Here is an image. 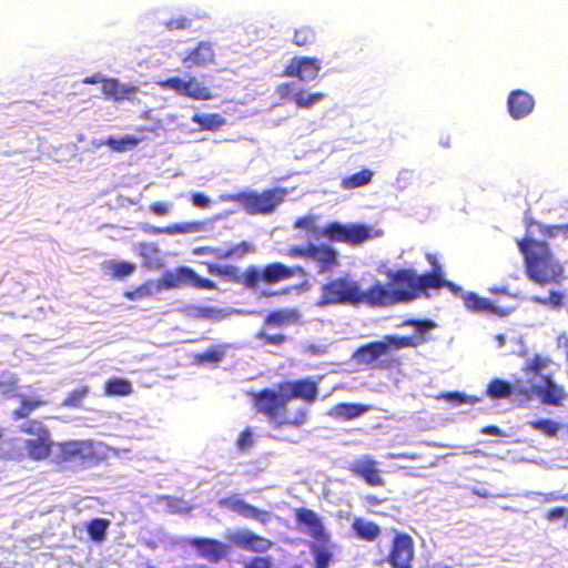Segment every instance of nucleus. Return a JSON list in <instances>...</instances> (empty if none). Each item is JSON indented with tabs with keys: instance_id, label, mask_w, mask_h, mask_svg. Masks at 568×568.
<instances>
[{
	"instance_id": "obj_1",
	"label": "nucleus",
	"mask_w": 568,
	"mask_h": 568,
	"mask_svg": "<svg viewBox=\"0 0 568 568\" xmlns=\"http://www.w3.org/2000/svg\"><path fill=\"white\" fill-rule=\"evenodd\" d=\"M558 236L568 237V223L555 225L526 220L525 235L517 241V246L524 257L526 274L532 282L545 285L561 280L562 267L546 242Z\"/></svg>"
},
{
	"instance_id": "obj_2",
	"label": "nucleus",
	"mask_w": 568,
	"mask_h": 568,
	"mask_svg": "<svg viewBox=\"0 0 568 568\" xmlns=\"http://www.w3.org/2000/svg\"><path fill=\"white\" fill-rule=\"evenodd\" d=\"M318 395V385L312 378H302L278 384V392L264 388L253 394L256 410L266 416L275 426L302 427L308 417L305 407L294 412L288 409V402L297 398L312 404Z\"/></svg>"
},
{
	"instance_id": "obj_3",
	"label": "nucleus",
	"mask_w": 568,
	"mask_h": 568,
	"mask_svg": "<svg viewBox=\"0 0 568 568\" xmlns=\"http://www.w3.org/2000/svg\"><path fill=\"white\" fill-rule=\"evenodd\" d=\"M386 275L389 280V288L381 283L371 286V300L374 301V307L412 302L427 291L420 276L413 268L389 270Z\"/></svg>"
},
{
	"instance_id": "obj_4",
	"label": "nucleus",
	"mask_w": 568,
	"mask_h": 568,
	"mask_svg": "<svg viewBox=\"0 0 568 568\" xmlns=\"http://www.w3.org/2000/svg\"><path fill=\"white\" fill-rule=\"evenodd\" d=\"M425 342L422 336L385 335L379 341L369 342L359 346L353 353V361L369 369H393L400 362L392 352L406 347H416Z\"/></svg>"
},
{
	"instance_id": "obj_5",
	"label": "nucleus",
	"mask_w": 568,
	"mask_h": 568,
	"mask_svg": "<svg viewBox=\"0 0 568 568\" xmlns=\"http://www.w3.org/2000/svg\"><path fill=\"white\" fill-rule=\"evenodd\" d=\"M317 304L320 306L365 304L374 307V301L371 300V287L363 291L359 283L348 274L323 284Z\"/></svg>"
},
{
	"instance_id": "obj_6",
	"label": "nucleus",
	"mask_w": 568,
	"mask_h": 568,
	"mask_svg": "<svg viewBox=\"0 0 568 568\" xmlns=\"http://www.w3.org/2000/svg\"><path fill=\"white\" fill-rule=\"evenodd\" d=\"M301 323V313L297 308H277L268 312L255 337L263 345L282 346L290 341V336L281 332L283 328Z\"/></svg>"
},
{
	"instance_id": "obj_7",
	"label": "nucleus",
	"mask_w": 568,
	"mask_h": 568,
	"mask_svg": "<svg viewBox=\"0 0 568 568\" xmlns=\"http://www.w3.org/2000/svg\"><path fill=\"white\" fill-rule=\"evenodd\" d=\"M53 462L59 465L74 464L87 468L99 465L103 456L92 439H70L58 443Z\"/></svg>"
},
{
	"instance_id": "obj_8",
	"label": "nucleus",
	"mask_w": 568,
	"mask_h": 568,
	"mask_svg": "<svg viewBox=\"0 0 568 568\" xmlns=\"http://www.w3.org/2000/svg\"><path fill=\"white\" fill-rule=\"evenodd\" d=\"M285 191L282 189H267L262 193L242 191L227 196L231 202L239 203L251 215L270 214L284 200Z\"/></svg>"
},
{
	"instance_id": "obj_9",
	"label": "nucleus",
	"mask_w": 568,
	"mask_h": 568,
	"mask_svg": "<svg viewBox=\"0 0 568 568\" xmlns=\"http://www.w3.org/2000/svg\"><path fill=\"white\" fill-rule=\"evenodd\" d=\"M305 271L302 266L288 267L281 262H273L260 270L255 265L247 267L246 283L250 290H256L263 282L265 284H275L294 276H304Z\"/></svg>"
},
{
	"instance_id": "obj_10",
	"label": "nucleus",
	"mask_w": 568,
	"mask_h": 568,
	"mask_svg": "<svg viewBox=\"0 0 568 568\" xmlns=\"http://www.w3.org/2000/svg\"><path fill=\"white\" fill-rule=\"evenodd\" d=\"M158 286L161 290H176L187 286L196 290H216V284L213 281L201 277L189 266H179L173 271L164 272Z\"/></svg>"
},
{
	"instance_id": "obj_11",
	"label": "nucleus",
	"mask_w": 568,
	"mask_h": 568,
	"mask_svg": "<svg viewBox=\"0 0 568 568\" xmlns=\"http://www.w3.org/2000/svg\"><path fill=\"white\" fill-rule=\"evenodd\" d=\"M287 255L292 258L312 260L317 264L318 273L331 272L338 265L337 252L328 245L308 244L291 246Z\"/></svg>"
},
{
	"instance_id": "obj_12",
	"label": "nucleus",
	"mask_w": 568,
	"mask_h": 568,
	"mask_svg": "<svg viewBox=\"0 0 568 568\" xmlns=\"http://www.w3.org/2000/svg\"><path fill=\"white\" fill-rule=\"evenodd\" d=\"M415 558V542L413 537L404 531L395 530L390 541L386 561L392 568H409Z\"/></svg>"
},
{
	"instance_id": "obj_13",
	"label": "nucleus",
	"mask_w": 568,
	"mask_h": 568,
	"mask_svg": "<svg viewBox=\"0 0 568 568\" xmlns=\"http://www.w3.org/2000/svg\"><path fill=\"white\" fill-rule=\"evenodd\" d=\"M322 235L331 242H341L349 245H359L372 237L371 229L363 224L329 223L322 230Z\"/></svg>"
},
{
	"instance_id": "obj_14",
	"label": "nucleus",
	"mask_w": 568,
	"mask_h": 568,
	"mask_svg": "<svg viewBox=\"0 0 568 568\" xmlns=\"http://www.w3.org/2000/svg\"><path fill=\"white\" fill-rule=\"evenodd\" d=\"M162 89H169L175 93L191 98L193 100H211L213 93L211 89L195 80V78L182 79L180 77H171L161 81Z\"/></svg>"
},
{
	"instance_id": "obj_15",
	"label": "nucleus",
	"mask_w": 568,
	"mask_h": 568,
	"mask_svg": "<svg viewBox=\"0 0 568 568\" xmlns=\"http://www.w3.org/2000/svg\"><path fill=\"white\" fill-rule=\"evenodd\" d=\"M348 471L362 478L368 486L382 487L385 485L379 463L371 455H363L347 466Z\"/></svg>"
},
{
	"instance_id": "obj_16",
	"label": "nucleus",
	"mask_w": 568,
	"mask_h": 568,
	"mask_svg": "<svg viewBox=\"0 0 568 568\" xmlns=\"http://www.w3.org/2000/svg\"><path fill=\"white\" fill-rule=\"evenodd\" d=\"M321 69L320 60L314 57H294L285 67L283 75L301 81H313L318 77Z\"/></svg>"
},
{
	"instance_id": "obj_17",
	"label": "nucleus",
	"mask_w": 568,
	"mask_h": 568,
	"mask_svg": "<svg viewBox=\"0 0 568 568\" xmlns=\"http://www.w3.org/2000/svg\"><path fill=\"white\" fill-rule=\"evenodd\" d=\"M227 539L237 548L257 554L267 552L274 545L271 539L248 530L234 531Z\"/></svg>"
},
{
	"instance_id": "obj_18",
	"label": "nucleus",
	"mask_w": 568,
	"mask_h": 568,
	"mask_svg": "<svg viewBox=\"0 0 568 568\" xmlns=\"http://www.w3.org/2000/svg\"><path fill=\"white\" fill-rule=\"evenodd\" d=\"M295 519L300 525L308 528V534L316 544L331 542V535L326 531L321 518L312 509L297 508L295 510Z\"/></svg>"
},
{
	"instance_id": "obj_19",
	"label": "nucleus",
	"mask_w": 568,
	"mask_h": 568,
	"mask_svg": "<svg viewBox=\"0 0 568 568\" xmlns=\"http://www.w3.org/2000/svg\"><path fill=\"white\" fill-rule=\"evenodd\" d=\"M295 519L300 525L308 528V534L316 544L331 542V535L326 531L321 518L312 509L297 508L295 510Z\"/></svg>"
},
{
	"instance_id": "obj_20",
	"label": "nucleus",
	"mask_w": 568,
	"mask_h": 568,
	"mask_svg": "<svg viewBox=\"0 0 568 568\" xmlns=\"http://www.w3.org/2000/svg\"><path fill=\"white\" fill-rule=\"evenodd\" d=\"M219 505L223 508L237 513L239 515L266 524L270 520V513L245 503L235 495L220 499Z\"/></svg>"
},
{
	"instance_id": "obj_21",
	"label": "nucleus",
	"mask_w": 568,
	"mask_h": 568,
	"mask_svg": "<svg viewBox=\"0 0 568 568\" xmlns=\"http://www.w3.org/2000/svg\"><path fill=\"white\" fill-rule=\"evenodd\" d=\"M201 557L210 562H219L226 557L229 547L217 539L212 538H194L190 541Z\"/></svg>"
},
{
	"instance_id": "obj_22",
	"label": "nucleus",
	"mask_w": 568,
	"mask_h": 568,
	"mask_svg": "<svg viewBox=\"0 0 568 568\" xmlns=\"http://www.w3.org/2000/svg\"><path fill=\"white\" fill-rule=\"evenodd\" d=\"M507 105L510 116L520 120L532 112L535 100L524 90H514L508 95Z\"/></svg>"
},
{
	"instance_id": "obj_23",
	"label": "nucleus",
	"mask_w": 568,
	"mask_h": 568,
	"mask_svg": "<svg viewBox=\"0 0 568 568\" xmlns=\"http://www.w3.org/2000/svg\"><path fill=\"white\" fill-rule=\"evenodd\" d=\"M465 307L474 313H491L499 317H506L511 313V308L495 306L489 300L480 297L474 292L462 295Z\"/></svg>"
},
{
	"instance_id": "obj_24",
	"label": "nucleus",
	"mask_w": 568,
	"mask_h": 568,
	"mask_svg": "<svg viewBox=\"0 0 568 568\" xmlns=\"http://www.w3.org/2000/svg\"><path fill=\"white\" fill-rule=\"evenodd\" d=\"M215 60V51L211 42L200 41L183 59L186 68H203Z\"/></svg>"
},
{
	"instance_id": "obj_25",
	"label": "nucleus",
	"mask_w": 568,
	"mask_h": 568,
	"mask_svg": "<svg viewBox=\"0 0 568 568\" xmlns=\"http://www.w3.org/2000/svg\"><path fill=\"white\" fill-rule=\"evenodd\" d=\"M54 443L51 434L42 435L36 438H28L24 440V449L30 459L40 462L47 459L51 453Z\"/></svg>"
},
{
	"instance_id": "obj_26",
	"label": "nucleus",
	"mask_w": 568,
	"mask_h": 568,
	"mask_svg": "<svg viewBox=\"0 0 568 568\" xmlns=\"http://www.w3.org/2000/svg\"><path fill=\"white\" fill-rule=\"evenodd\" d=\"M544 385H537L536 397L542 404L559 406L566 398V393L561 386H558L549 376H541Z\"/></svg>"
},
{
	"instance_id": "obj_27",
	"label": "nucleus",
	"mask_w": 568,
	"mask_h": 568,
	"mask_svg": "<svg viewBox=\"0 0 568 568\" xmlns=\"http://www.w3.org/2000/svg\"><path fill=\"white\" fill-rule=\"evenodd\" d=\"M369 410L371 406L366 404L338 403L328 410V415L335 420L349 422L361 417Z\"/></svg>"
},
{
	"instance_id": "obj_28",
	"label": "nucleus",
	"mask_w": 568,
	"mask_h": 568,
	"mask_svg": "<svg viewBox=\"0 0 568 568\" xmlns=\"http://www.w3.org/2000/svg\"><path fill=\"white\" fill-rule=\"evenodd\" d=\"M138 91V88L132 84H122L118 79L106 78L103 81V85H101V92L106 97L111 98L114 101H122L124 99H130L131 94H134Z\"/></svg>"
},
{
	"instance_id": "obj_29",
	"label": "nucleus",
	"mask_w": 568,
	"mask_h": 568,
	"mask_svg": "<svg viewBox=\"0 0 568 568\" xmlns=\"http://www.w3.org/2000/svg\"><path fill=\"white\" fill-rule=\"evenodd\" d=\"M207 271L211 275L219 276L232 283H239L244 287L248 288V285L245 280L247 276V268L241 274L237 266L231 264L219 265L214 263H209Z\"/></svg>"
},
{
	"instance_id": "obj_30",
	"label": "nucleus",
	"mask_w": 568,
	"mask_h": 568,
	"mask_svg": "<svg viewBox=\"0 0 568 568\" xmlns=\"http://www.w3.org/2000/svg\"><path fill=\"white\" fill-rule=\"evenodd\" d=\"M513 388V398L518 403H527L536 397L537 384L534 377L525 381L521 378H514L510 383Z\"/></svg>"
},
{
	"instance_id": "obj_31",
	"label": "nucleus",
	"mask_w": 568,
	"mask_h": 568,
	"mask_svg": "<svg viewBox=\"0 0 568 568\" xmlns=\"http://www.w3.org/2000/svg\"><path fill=\"white\" fill-rule=\"evenodd\" d=\"M20 404L17 408L12 410V419L19 420V419H26L30 416L31 413L40 408L45 404V400H43L39 396H26L20 395Z\"/></svg>"
},
{
	"instance_id": "obj_32",
	"label": "nucleus",
	"mask_w": 568,
	"mask_h": 568,
	"mask_svg": "<svg viewBox=\"0 0 568 568\" xmlns=\"http://www.w3.org/2000/svg\"><path fill=\"white\" fill-rule=\"evenodd\" d=\"M355 535L365 541H375L381 536V527L363 518H355L352 523Z\"/></svg>"
},
{
	"instance_id": "obj_33",
	"label": "nucleus",
	"mask_w": 568,
	"mask_h": 568,
	"mask_svg": "<svg viewBox=\"0 0 568 568\" xmlns=\"http://www.w3.org/2000/svg\"><path fill=\"white\" fill-rule=\"evenodd\" d=\"M426 260L429 263L432 271L419 276L427 290H438L440 288L442 278L444 277L442 266L438 263L436 255L432 253L426 254Z\"/></svg>"
},
{
	"instance_id": "obj_34",
	"label": "nucleus",
	"mask_w": 568,
	"mask_h": 568,
	"mask_svg": "<svg viewBox=\"0 0 568 568\" xmlns=\"http://www.w3.org/2000/svg\"><path fill=\"white\" fill-rule=\"evenodd\" d=\"M102 267L108 271L109 276L112 280H121L130 276L136 268L135 264L128 261H105Z\"/></svg>"
},
{
	"instance_id": "obj_35",
	"label": "nucleus",
	"mask_w": 568,
	"mask_h": 568,
	"mask_svg": "<svg viewBox=\"0 0 568 568\" xmlns=\"http://www.w3.org/2000/svg\"><path fill=\"white\" fill-rule=\"evenodd\" d=\"M335 546L332 544H312L311 552L314 558V568H328L333 561L334 554L332 549Z\"/></svg>"
},
{
	"instance_id": "obj_36",
	"label": "nucleus",
	"mask_w": 568,
	"mask_h": 568,
	"mask_svg": "<svg viewBox=\"0 0 568 568\" xmlns=\"http://www.w3.org/2000/svg\"><path fill=\"white\" fill-rule=\"evenodd\" d=\"M104 394L108 396H126L133 390L131 383L125 378L111 377L103 385Z\"/></svg>"
},
{
	"instance_id": "obj_37",
	"label": "nucleus",
	"mask_w": 568,
	"mask_h": 568,
	"mask_svg": "<svg viewBox=\"0 0 568 568\" xmlns=\"http://www.w3.org/2000/svg\"><path fill=\"white\" fill-rule=\"evenodd\" d=\"M192 121L205 131H216L225 124V119L219 113L194 114Z\"/></svg>"
},
{
	"instance_id": "obj_38",
	"label": "nucleus",
	"mask_w": 568,
	"mask_h": 568,
	"mask_svg": "<svg viewBox=\"0 0 568 568\" xmlns=\"http://www.w3.org/2000/svg\"><path fill=\"white\" fill-rule=\"evenodd\" d=\"M513 388L510 383L500 378H494L487 385L486 394L491 399H503L513 397Z\"/></svg>"
},
{
	"instance_id": "obj_39",
	"label": "nucleus",
	"mask_w": 568,
	"mask_h": 568,
	"mask_svg": "<svg viewBox=\"0 0 568 568\" xmlns=\"http://www.w3.org/2000/svg\"><path fill=\"white\" fill-rule=\"evenodd\" d=\"M225 357V348L222 346H212L194 355L196 365L217 364Z\"/></svg>"
},
{
	"instance_id": "obj_40",
	"label": "nucleus",
	"mask_w": 568,
	"mask_h": 568,
	"mask_svg": "<svg viewBox=\"0 0 568 568\" xmlns=\"http://www.w3.org/2000/svg\"><path fill=\"white\" fill-rule=\"evenodd\" d=\"M142 139L135 138L133 135H123V136H109L104 144L108 145L114 152H124L141 142Z\"/></svg>"
},
{
	"instance_id": "obj_41",
	"label": "nucleus",
	"mask_w": 568,
	"mask_h": 568,
	"mask_svg": "<svg viewBox=\"0 0 568 568\" xmlns=\"http://www.w3.org/2000/svg\"><path fill=\"white\" fill-rule=\"evenodd\" d=\"M316 31L312 26H301L294 30L293 43L297 47H310L316 42Z\"/></svg>"
},
{
	"instance_id": "obj_42",
	"label": "nucleus",
	"mask_w": 568,
	"mask_h": 568,
	"mask_svg": "<svg viewBox=\"0 0 568 568\" xmlns=\"http://www.w3.org/2000/svg\"><path fill=\"white\" fill-rule=\"evenodd\" d=\"M191 316L196 320L221 321L226 316V313L213 306H193Z\"/></svg>"
},
{
	"instance_id": "obj_43",
	"label": "nucleus",
	"mask_w": 568,
	"mask_h": 568,
	"mask_svg": "<svg viewBox=\"0 0 568 568\" xmlns=\"http://www.w3.org/2000/svg\"><path fill=\"white\" fill-rule=\"evenodd\" d=\"M110 520L104 518H94L87 524V531L94 541H102L105 538Z\"/></svg>"
},
{
	"instance_id": "obj_44",
	"label": "nucleus",
	"mask_w": 568,
	"mask_h": 568,
	"mask_svg": "<svg viewBox=\"0 0 568 568\" xmlns=\"http://www.w3.org/2000/svg\"><path fill=\"white\" fill-rule=\"evenodd\" d=\"M324 98L325 94L323 92L307 93L304 90H300L293 95V101L297 106L308 109L322 101Z\"/></svg>"
},
{
	"instance_id": "obj_45",
	"label": "nucleus",
	"mask_w": 568,
	"mask_h": 568,
	"mask_svg": "<svg viewBox=\"0 0 568 568\" xmlns=\"http://www.w3.org/2000/svg\"><path fill=\"white\" fill-rule=\"evenodd\" d=\"M373 172L368 169H363L343 181V186L346 189H355L368 184L372 181Z\"/></svg>"
},
{
	"instance_id": "obj_46",
	"label": "nucleus",
	"mask_w": 568,
	"mask_h": 568,
	"mask_svg": "<svg viewBox=\"0 0 568 568\" xmlns=\"http://www.w3.org/2000/svg\"><path fill=\"white\" fill-rule=\"evenodd\" d=\"M19 429L23 434L36 437L51 434L50 429L39 419H27Z\"/></svg>"
},
{
	"instance_id": "obj_47",
	"label": "nucleus",
	"mask_w": 568,
	"mask_h": 568,
	"mask_svg": "<svg viewBox=\"0 0 568 568\" xmlns=\"http://www.w3.org/2000/svg\"><path fill=\"white\" fill-rule=\"evenodd\" d=\"M253 247L247 242H241L224 252L216 253V257L220 260H229V258H241L245 256L247 253H251Z\"/></svg>"
},
{
	"instance_id": "obj_48",
	"label": "nucleus",
	"mask_w": 568,
	"mask_h": 568,
	"mask_svg": "<svg viewBox=\"0 0 568 568\" xmlns=\"http://www.w3.org/2000/svg\"><path fill=\"white\" fill-rule=\"evenodd\" d=\"M89 392L90 389L85 385L73 389L64 397L62 405L65 407L79 408L81 407L83 399L87 397Z\"/></svg>"
},
{
	"instance_id": "obj_49",
	"label": "nucleus",
	"mask_w": 568,
	"mask_h": 568,
	"mask_svg": "<svg viewBox=\"0 0 568 568\" xmlns=\"http://www.w3.org/2000/svg\"><path fill=\"white\" fill-rule=\"evenodd\" d=\"M528 425L535 430H538L549 437L556 436L559 430V425L551 419L531 420Z\"/></svg>"
},
{
	"instance_id": "obj_50",
	"label": "nucleus",
	"mask_w": 568,
	"mask_h": 568,
	"mask_svg": "<svg viewBox=\"0 0 568 568\" xmlns=\"http://www.w3.org/2000/svg\"><path fill=\"white\" fill-rule=\"evenodd\" d=\"M199 231V223L190 222V223H175L165 226L164 229L159 230L160 233L173 235V234H183Z\"/></svg>"
},
{
	"instance_id": "obj_51",
	"label": "nucleus",
	"mask_w": 568,
	"mask_h": 568,
	"mask_svg": "<svg viewBox=\"0 0 568 568\" xmlns=\"http://www.w3.org/2000/svg\"><path fill=\"white\" fill-rule=\"evenodd\" d=\"M294 227L305 230L314 236L322 235V231L316 225V217L313 215H305L298 217L294 222Z\"/></svg>"
},
{
	"instance_id": "obj_52",
	"label": "nucleus",
	"mask_w": 568,
	"mask_h": 568,
	"mask_svg": "<svg viewBox=\"0 0 568 568\" xmlns=\"http://www.w3.org/2000/svg\"><path fill=\"white\" fill-rule=\"evenodd\" d=\"M123 295L125 298H128L130 301H136V300L148 297V296L152 295V283L145 282V283L139 285L138 287H135L134 290L125 291L123 293Z\"/></svg>"
},
{
	"instance_id": "obj_53",
	"label": "nucleus",
	"mask_w": 568,
	"mask_h": 568,
	"mask_svg": "<svg viewBox=\"0 0 568 568\" xmlns=\"http://www.w3.org/2000/svg\"><path fill=\"white\" fill-rule=\"evenodd\" d=\"M547 363L546 361L540 357L539 355H535L532 358H530L526 365L524 366L523 371L527 374L532 375H541V371L546 367Z\"/></svg>"
},
{
	"instance_id": "obj_54",
	"label": "nucleus",
	"mask_w": 568,
	"mask_h": 568,
	"mask_svg": "<svg viewBox=\"0 0 568 568\" xmlns=\"http://www.w3.org/2000/svg\"><path fill=\"white\" fill-rule=\"evenodd\" d=\"M17 389V378L9 376L7 379L0 377V393L3 396H12Z\"/></svg>"
},
{
	"instance_id": "obj_55",
	"label": "nucleus",
	"mask_w": 568,
	"mask_h": 568,
	"mask_svg": "<svg viewBox=\"0 0 568 568\" xmlns=\"http://www.w3.org/2000/svg\"><path fill=\"white\" fill-rule=\"evenodd\" d=\"M545 518L549 521H555L560 518H565V527H568V509L566 507H555L548 510L545 515Z\"/></svg>"
},
{
	"instance_id": "obj_56",
	"label": "nucleus",
	"mask_w": 568,
	"mask_h": 568,
	"mask_svg": "<svg viewBox=\"0 0 568 568\" xmlns=\"http://www.w3.org/2000/svg\"><path fill=\"white\" fill-rule=\"evenodd\" d=\"M443 398L447 399L448 402L455 404V405H462L465 403L474 404L476 399H473L459 392H450L442 395Z\"/></svg>"
},
{
	"instance_id": "obj_57",
	"label": "nucleus",
	"mask_w": 568,
	"mask_h": 568,
	"mask_svg": "<svg viewBox=\"0 0 568 568\" xmlns=\"http://www.w3.org/2000/svg\"><path fill=\"white\" fill-rule=\"evenodd\" d=\"M169 30H182L191 26V20L185 17L171 18L165 23Z\"/></svg>"
},
{
	"instance_id": "obj_58",
	"label": "nucleus",
	"mask_w": 568,
	"mask_h": 568,
	"mask_svg": "<svg viewBox=\"0 0 568 568\" xmlns=\"http://www.w3.org/2000/svg\"><path fill=\"white\" fill-rule=\"evenodd\" d=\"M407 324L415 327L416 331L422 334L433 329L436 326L435 322L426 320H410L407 321Z\"/></svg>"
},
{
	"instance_id": "obj_59",
	"label": "nucleus",
	"mask_w": 568,
	"mask_h": 568,
	"mask_svg": "<svg viewBox=\"0 0 568 568\" xmlns=\"http://www.w3.org/2000/svg\"><path fill=\"white\" fill-rule=\"evenodd\" d=\"M243 568H272V564L270 558L253 557L243 566Z\"/></svg>"
},
{
	"instance_id": "obj_60",
	"label": "nucleus",
	"mask_w": 568,
	"mask_h": 568,
	"mask_svg": "<svg viewBox=\"0 0 568 568\" xmlns=\"http://www.w3.org/2000/svg\"><path fill=\"white\" fill-rule=\"evenodd\" d=\"M253 439L252 435L248 430H243L240 433L237 438V447L240 449H247L252 446Z\"/></svg>"
},
{
	"instance_id": "obj_61",
	"label": "nucleus",
	"mask_w": 568,
	"mask_h": 568,
	"mask_svg": "<svg viewBox=\"0 0 568 568\" xmlns=\"http://www.w3.org/2000/svg\"><path fill=\"white\" fill-rule=\"evenodd\" d=\"M192 203L197 207H207L210 204V199L203 193H193L192 194Z\"/></svg>"
},
{
	"instance_id": "obj_62",
	"label": "nucleus",
	"mask_w": 568,
	"mask_h": 568,
	"mask_svg": "<svg viewBox=\"0 0 568 568\" xmlns=\"http://www.w3.org/2000/svg\"><path fill=\"white\" fill-rule=\"evenodd\" d=\"M150 210L156 215H165L169 212V206L163 202H155L150 206Z\"/></svg>"
},
{
	"instance_id": "obj_63",
	"label": "nucleus",
	"mask_w": 568,
	"mask_h": 568,
	"mask_svg": "<svg viewBox=\"0 0 568 568\" xmlns=\"http://www.w3.org/2000/svg\"><path fill=\"white\" fill-rule=\"evenodd\" d=\"M562 298H564V296L561 293L552 291V292H550V294L548 296V302L552 306L559 307L562 305Z\"/></svg>"
},
{
	"instance_id": "obj_64",
	"label": "nucleus",
	"mask_w": 568,
	"mask_h": 568,
	"mask_svg": "<svg viewBox=\"0 0 568 568\" xmlns=\"http://www.w3.org/2000/svg\"><path fill=\"white\" fill-rule=\"evenodd\" d=\"M481 433L490 436H504V432L495 425L485 426L484 428H481Z\"/></svg>"
}]
</instances>
